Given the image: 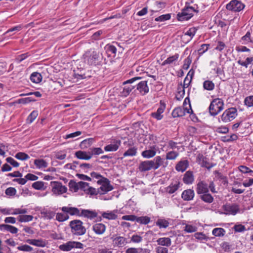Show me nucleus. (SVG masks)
I'll return each mask as SVG.
<instances>
[{"label": "nucleus", "instance_id": "1", "mask_svg": "<svg viewBox=\"0 0 253 253\" xmlns=\"http://www.w3.org/2000/svg\"><path fill=\"white\" fill-rule=\"evenodd\" d=\"M164 160L160 156L156 157L153 160L141 162L139 165L138 169L141 172L149 171L152 169L156 170L163 165Z\"/></svg>", "mask_w": 253, "mask_h": 253}, {"label": "nucleus", "instance_id": "2", "mask_svg": "<svg viewBox=\"0 0 253 253\" xmlns=\"http://www.w3.org/2000/svg\"><path fill=\"white\" fill-rule=\"evenodd\" d=\"M83 222L80 220L76 219L71 221L69 226L71 228L72 233L77 236L84 234L86 232V229L83 225Z\"/></svg>", "mask_w": 253, "mask_h": 253}, {"label": "nucleus", "instance_id": "3", "mask_svg": "<svg viewBox=\"0 0 253 253\" xmlns=\"http://www.w3.org/2000/svg\"><path fill=\"white\" fill-rule=\"evenodd\" d=\"M224 103L219 98L213 99L209 106V112L211 115L215 116L223 109Z\"/></svg>", "mask_w": 253, "mask_h": 253}, {"label": "nucleus", "instance_id": "4", "mask_svg": "<svg viewBox=\"0 0 253 253\" xmlns=\"http://www.w3.org/2000/svg\"><path fill=\"white\" fill-rule=\"evenodd\" d=\"M84 61L89 65H95L99 58V53L97 51L90 50L83 55Z\"/></svg>", "mask_w": 253, "mask_h": 253}, {"label": "nucleus", "instance_id": "5", "mask_svg": "<svg viewBox=\"0 0 253 253\" xmlns=\"http://www.w3.org/2000/svg\"><path fill=\"white\" fill-rule=\"evenodd\" d=\"M198 11L192 6H185L181 12L177 14V20L180 21L188 20L193 16L194 12Z\"/></svg>", "mask_w": 253, "mask_h": 253}, {"label": "nucleus", "instance_id": "6", "mask_svg": "<svg viewBox=\"0 0 253 253\" xmlns=\"http://www.w3.org/2000/svg\"><path fill=\"white\" fill-rule=\"evenodd\" d=\"M97 183L101 185L98 189V192L100 194H104L113 189V187L110 184V181L106 177H102L97 181Z\"/></svg>", "mask_w": 253, "mask_h": 253}, {"label": "nucleus", "instance_id": "7", "mask_svg": "<svg viewBox=\"0 0 253 253\" xmlns=\"http://www.w3.org/2000/svg\"><path fill=\"white\" fill-rule=\"evenodd\" d=\"M141 79V77H134L129 80H128L125 82L123 84L125 86H124L123 91H122V94L123 96H126L134 88L135 85L133 84L134 82L137 80Z\"/></svg>", "mask_w": 253, "mask_h": 253}, {"label": "nucleus", "instance_id": "8", "mask_svg": "<svg viewBox=\"0 0 253 253\" xmlns=\"http://www.w3.org/2000/svg\"><path fill=\"white\" fill-rule=\"evenodd\" d=\"M84 245L81 242L76 241H68L66 243L60 245L59 246L60 250L63 252H69L74 248H84Z\"/></svg>", "mask_w": 253, "mask_h": 253}, {"label": "nucleus", "instance_id": "9", "mask_svg": "<svg viewBox=\"0 0 253 253\" xmlns=\"http://www.w3.org/2000/svg\"><path fill=\"white\" fill-rule=\"evenodd\" d=\"M237 110L236 108L232 107L226 110L221 116V120L224 122H228L236 118Z\"/></svg>", "mask_w": 253, "mask_h": 253}, {"label": "nucleus", "instance_id": "10", "mask_svg": "<svg viewBox=\"0 0 253 253\" xmlns=\"http://www.w3.org/2000/svg\"><path fill=\"white\" fill-rule=\"evenodd\" d=\"M52 186V192L55 195H61L66 193L67 188L63 186L62 183L58 181L51 182Z\"/></svg>", "mask_w": 253, "mask_h": 253}, {"label": "nucleus", "instance_id": "11", "mask_svg": "<svg viewBox=\"0 0 253 253\" xmlns=\"http://www.w3.org/2000/svg\"><path fill=\"white\" fill-rule=\"evenodd\" d=\"M222 209L225 214L235 215L239 211V206L236 204H226L222 206Z\"/></svg>", "mask_w": 253, "mask_h": 253}, {"label": "nucleus", "instance_id": "12", "mask_svg": "<svg viewBox=\"0 0 253 253\" xmlns=\"http://www.w3.org/2000/svg\"><path fill=\"white\" fill-rule=\"evenodd\" d=\"M245 7V5L238 0H232L226 5L228 10L234 11H240Z\"/></svg>", "mask_w": 253, "mask_h": 253}, {"label": "nucleus", "instance_id": "13", "mask_svg": "<svg viewBox=\"0 0 253 253\" xmlns=\"http://www.w3.org/2000/svg\"><path fill=\"white\" fill-rule=\"evenodd\" d=\"M190 113L189 109L187 107L182 108L181 107L175 108L172 112V116L173 118L182 117L185 115V113Z\"/></svg>", "mask_w": 253, "mask_h": 253}, {"label": "nucleus", "instance_id": "14", "mask_svg": "<svg viewBox=\"0 0 253 253\" xmlns=\"http://www.w3.org/2000/svg\"><path fill=\"white\" fill-rule=\"evenodd\" d=\"M196 192L200 195L209 192L208 184L204 181H199L197 184Z\"/></svg>", "mask_w": 253, "mask_h": 253}, {"label": "nucleus", "instance_id": "15", "mask_svg": "<svg viewBox=\"0 0 253 253\" xmlns=\"http://www.w3.org/2000/svg\"><path fill=\"white\" fill-rule=\"evenodd\" d=\"M137 89L139 91L140 93L144 95L149 92V87L147 85V82L144 81L140 82L136 84Z\"/></svg>", "mask_w": 253, "mask_h": 253}, {"label": "nucleus", "instance_id": "16", "mask_svg": "<svg viewBox=\"0 0 253 253\" xmlns=\"http://www.w3.org/2000/svg\"><path fill=\"white\" fill-rule=\"evenodd\" d=\"M62 211L68 213L71 215H77L80 216L81 211L79 209L75 207H63L61 208Z\"/></svg>", "mask_w": 253, "mask_h": 253}, {"label": "nucleus", "instance_id": "17", "mask_svg": "<svg viewBox=\"0 0 253 253\" xmlns=\"http://www.w3.org/2000/svg\"><path fill=\"white\" fill-rule=\"evenodd\" d=\"M92 230L96 234L102 235L106 231V226L101 223H96L93 225Z\"/></svg>", "mask_w": 253, "mask_h": 253}, {"label": "nucleus", "instance_id": "18", "mask_svg": "<svg viewBox=\"0 0 253 253\" xmlns=\"http://www.w3.org/2000/svg\"><path fill=\"white\" fill-rule=\"evenodd\" d=\"M180 184V182L178 180L172 181L170 185L166 188V192L170 194L174 193L179 188Z\"/></svg>", "mask_w": 253, "mask_h": 253}, {"label": "nucleus", "instance_id": "19", "mask_svg": "<svg viewBox=\"0 0 253 253\" xmlns=\"http://www.w3.org/2000/svg\"><path fill=\"white\" fill-rule=\"evenodd\" d=\"M194 196V190L190 189L183 191L181 194V197L183 200L187 201L193 200Z\"/></svg>", "mask_w": 253, "mask_h": 253}, {"label": "nucleus", "instance_id": "20", "mask_svg": "<svg viewBox=\"0 0 253 253\" xmlns=\"http://www.w3.org/2000/svg\"><path fill=\"white\" fill-rule=\"evenodd\" d=\"M121 144V141L120 140H115L110 144L106 145L104 147V150L106 151H116L119 148Z\"/></svg>", "mask_w": 253, "mask_h": 253}, {"label": "nucleus", "instance_id": "21", "mask_svg": "<svg viewBox=\"0 0 253 253\" xmlns=\"http://www.w3.org/2000/svg\"><path fill=\"white\" fill-rule=\"evenodd\" d=\"M97 215V213L95 211L88 210H82L81 211L80 216H84L91 219L96 217Z\"/></svg>", "mask_w": 253, "mask_h": 253}, {"label": "nucleus", "instance_id": "22", "mask_svg": "<svg viewBox=\"0 0 253 253\" xmlns=\"http://www.w3.org/2000/svg\"><path fill=\"white\" fill-rule=\"evenodd\" d=\"M29 244L40 247H44L46 245V242L45 240L42 239H28L26 241Z\"/></svg>", "mask_w": 253, "mask_h": 253}, {"label": "nucleus", "instance_id": "23", "mask_svg": "<svg viewBox=\"0 0 253 253\" xmlns=\"http://www.w3.org/2000/svg\"><path fill=\"white\" fill-rule=\"evenodd\" d=\"M89 151H78L75 153L76 157L81 160H88L91 159V156L89 155Z\"/></svg>", "mask_w": 253, "mask_h": 253}, {"label": "nucleus", "instance_id": "24", "mask_svg": "<svg viewBox=\"0 0 253 253\" xmlns=\"http://www.w3.org/2000/svg\"><path fill=\"white\" fill-rule=\"evenodd\" d=\"M156 154V149L155 146H153L150 149L146 150L141 153L142 156L145 158H151L155 156Z\"/></svg>", "mask_w": 253, "mask_h": 253}, {"label": "nucleus", "instance_id": "25", "mask_svg": "<svg viewBox=\"0 0 253 253\" xmlns=\"http://www.w3.org/2000/svg\"><path fill=\"white\" fill-rule=\"evenodd\" d=\"M188 162L187 160L181 161L179 162L175 166V169L177 171L183 172L188 167Z\"/></svg>", "mask_w": 253, "mask_h": 253}, {"label": "nucleus", "instance_id": "26", "mask_svg": "<svg viewBox=\"0 0 253 253\" xmlns=\"http://www.w3.org/2000/svg\"><path fill=\"white\" fill-rule=\"evenodd\" d=\"M165 109V106H160L156 112L151 113V116L157 120H161L163 117V115L162 114L164 112Z\"/></svg>", "mask_w": 253, "mask_h": 253}, {"label": "nucleus", "instance_id": "27", "mask_svg": "<svg viewBox=\"0 0 253 253\" xmlns=\"http://www.w3.org/2000/svg\"><path fill=\"white\" fill-rule=\"evenodd\" d=\"M158 244L160 246L169 247L171 244V241L169 238L162 237L157 240Z\"/></svg>", "mask_w": 253, "mask_h": 253}, {"label": "nucleus", "instance_id": "28", "mask_svg": "<svg viewBox=\"0 0 253 253\" xmlns=\"http://www.w3.org/2000/svg\"><path fill=\"white\" fill-rule=\"evenodd\" d=\"M183 180L184 183L185 184H191L194 181V177L192 172L190 171H186L184 174Z\"/></svg>", "mask_w": 253, "mask_h": 253}, {"label": "nucleus", "instance_id": "29", "mask_svg": "<svg viewBox=\"0 0 253 253\" xmlns=\"http://www.w3.org/2000/svg\"><path fill=\"white\" fill-rule=\"evenodd\" d=\"M179 58V54L175 53L174 55L168 57L162 64V66H165L167 64H173L175 61H177Z\"/></svg>", "mask_w": 253, "mask_h": 253}, {"label": "nucleus", "instance_id": "30", "mask_svg": "<svg viewBox=\"0 0 253 253\" xmlns=\"http://www.w3.org/2000/svg\"><path fill=\"white\" fill-rule=\"evenodd\" d=\"M200 198L203 201L207 203L211 204L213 201V197L209 192L200 195Z\"/></svg>", "mask_w": 253, "mask_h": 253}, {"label": "nucleus", "instance_id": "31", "mask_svg": "<svg viewBox=\"0 0 253 253\" xmlns=\"http://www.w3.org/2000/svg\"><path fill=\"white\" fill-rule=\"evenodd\" d=\"M94 141L93 138H89L82 141L80 145L82 149H85L91 146Z\"/></svg>", "mask_w": 253, "mask_h": 253}, {"label": "nucleus", "instance_id": "32", "mask_svg": "<svg viewBox=\"0 0 253 253\" xmlns=\"http://www.w3.org/2000/svg\"><path fill=\"white\" fill-rule=\"evenodd\" d=\"M185 94L184 88L182 87V83L178 84L177 87V93L176 95L175 98L177 100H180Z\"/></svg>", "mask_w": 253, "mask_h": 253}, {"label": "nucleus", "instance_id": "33", "mask_svg": "<svg viewBox=\"0 0 253 253\" xmlns=\"http://www.w3.org/2000/svg\"><path fill=\"white\" fill-rule=\"evenodd\" d=\"M30 79L32 82L37 84L41 82L42 76L39 73L34 72L31 74Z\"/></svg>", "mask_w": 253, "mask_h": 253}, {"label": "nucleus", "instance_id": "34", "mask_svg": "<svg viewBox=\"0 0 253 253\" xmlns=\"http://www.w3.org/2000/svg\"><path fill=\"white\" fill-rule=\"evenodd\" d=\"M156 225L160 228H166L169 225V222L165 219H158L156 222Z\"/></svg>", "mask_w": 253, "mask_h": 253}, {"label": "nucleus", "instance_id": "35", "mask_svg": "<svg viewBox=\"0 0 253 253\" xmlns=\"http://www.w3.org/2000/svg\"><path fill=\"white\" fill-rule=\"evenodd\" d=\"M89 155L91 156V158L93 155H98L99 154L103 153V151L100 147H92L89 149Z\"/></svg>", "mask_w": 253, "mask_h": 253}, {"label": "nucleus", "instance_id": "36", "mask_svg": "<svg viewBox=\"0 0 253 253\" xmlns=\"http://www.w3.org/2000/svg\"><path fill=\"white\" fill-rule=\"evenodd\" d=\"M225 232V230L222 228H215L213 229L212 234L216 237H222Z\"/></svg>", "mask_w": 253, "mask_h": 253}, {"label": "nucleus", "instance_id": "37", "mask_svg": "<svg viewBox=\"0 0 253 253\" xmlns=\"http://www.w3.org/2000/svg\"><path fill=\"white\" fill-rule=\"evenodd\" d=\"M34 164L36 166L37 168L40 169L42 168H46L47 167V163L43 159H36L34 161Z\"/></svg>", "mask_w": 253, "mask_h": 253}, {"label": "nucleus", "instance_id": "38", "mask_svg": "<svg viewBox=\"0 0 253 253\" xmlns=\"http://www.w3.org/2000/svg\"><path fill=\"white\" fill-rule=\"evenodd\" d=\"M32 187L36 190H44L46 187L44 186V183L42 181H38L32 184Z\"/></svg>", "mask_w": 253, "mask_h": 253}, {"label": "nucleus", "instance_id": "39", "mask_svg": "<svg viewBox=\"0 0 253 253\" xmlns=\"http://www.w3.org/2000/svg\"><path fill=\"white\" fill-rule=\"evenodd\" d=\"M102 216L108 219H116L117 218V215H116L114 211L110 212H103L101 214Z\"/></svg>", "mask_w": 253, "mask_h": 253}, {"label": "nucleus", "instance_id": "40", "mask_svg": "<svg viewBox=\"0 0 253 253\" xmlns=\"http://www.w3.org/2000/svg\"><path fill=\"white\" fill-rule=\"evenodd\" d=\"M113 241L115 242V245L119 247H121L124 245L126 243V239L123 237L119 236L115 238Z\"/></svg>", "mask_w": 253, "mask_h": 253}, {"label": "nucleus", "instance_id": "41", "mask_svg": "<svg viewBox=\"0 0 253 253\" xmlns=\"http://www.w3.org/2000/svg\"><path fill=\"white\" fill-rule=\"evenodd\" d=\"M203 87L205 89L211 91L214 89V84L212 81L207 80L204 82Z\"/></svg>", "mask_w": 253, "mask_h": 253}, {"label": "nucleus", "instance_id": "42", "mask_svg": "<svg viewBox=\"0 0 253 253\" xmlns=\"http://www.w3.org/2000/svg\"><path fill=\"white\" fill-rule=\"evenodd\" d=\"M136 222L142 224H147L150 222V218L147 216L136 217Z\"/></svg>", "mask_w": 253, "mask_h": 253}, {"label": "nucleus", "instance_id": "43", "mask_svg": "<svg viewBox=\"0 0 253 253\" xmlns=\"http://www.w3.org/2000/svg\"><path fill=\"white\" fill-rule=\"evenodd\" d=\"M79 182L77 183L74 180H71L69 182L68 185L71 191L76 192L79 189Z\"/></svg>", "mask_w": 253, "mask_h": 253}, {"label": "nucleus", "instance_id": "44", "mask_svg": "<svg viewBox=\"0 0 253 253\" xmlns=\"http://www.w3.org/2000/svg\"><path fill=\"white\" fill-rule=\"evenodd\" d=\"M137 153V148L133 147L129 148L126 151L124 154V157L127 156H134L136 155Z\"/></svg>", "mask_w": 253, "mask_h": 253}, {"label": "nucleus", "instance_id": "45", "mask_svg": "<svg viewBox=\"0 0 253 253\" xmlns=\"http://www.w3.org/2000/svg\"><path fill=\"white\" fill-rule=\"evenodd\" d=\"M201 157L202 158V161L201 165L202 167H205L207 169H210L215 165V164L208 162L206 158L204 157L203 156H202Z\"/></svg>", "mask_w": 253, "mask_h": 253}, {"label": "nucleus", "instance_id": "46", "mask_svg": "<svg viewBox=\"0 0 253 253\" xmlns=\"http://www.w3.org/2000/svg\"><path fill=\"white\" fill-rule=\"evenodd\" d=\"M33 216L31 215H20L18 217V220L21 222H28L33 220Z\"/></svg>", "mask_w": 253, "mask_h": 253}, {"label": "nucleus", "instance_id": "47", "mask_svg": "<svg viewBox=\"0 0 253 253\" xmlns=\"http://www.w3.org/2000/svg\"><path fill=\"white\" fill-rule=\"evenodd\" d=\"M67 214L64 213H57L56 216V219L59 222H63L69 218Z\"/></svg>", "mask_w": 253, "mask_h": 253}, {"label": "nucleus", "instance_id": "48", "mask_svg": "<svg viewBox=\"0 0 253 253\" xmlns=\"http://www.w3.org/2000/svg\"><path fill=\"white\" fill-rule=\"evenodd\" d=\"M38 115V112L37 111H32L31 113V114L28 116L27 119V122L29 124L32 123L37 117Z\"/></svg>", "mask_w": 253, "mask_h": 253}, {"label": "nucleus", "instance_id": "49", "mask_svg": "<svg viewBox=\"0 0 253 253\" xmlns=\"http://www.w3.org/2000/svg\"><path fill=\"white\" fill-rule=\"evenodd\" d=\"M15 157L20 160L24 161L29 159L30 157L27 154L24 152H18L17 153Z\"/></svg>", "mask_w": 253, "mask_h": 253}, {"label": "nucleus", "instance_id": "50", "mask_svg": "<svg viewBox=\"0 0 253 253\" xmlns=\"http://www.w3.org/2000/svg\"><path fill=\"white\" fill-rule=\"evenodd\" d=\"M171 18L170 14H166L162 15L155 19L156 21L164 22L170 19Z\"/></svg>", "mask_w": 253, "mask_h": 253}, {"label": "nucleus", "instance_id": "51", "mask_svg": "<svg viewBox=\"0 0 253 253\" xmlns=\"http://www.w3.org/2000/svg\"><path fill=\"white\" fill-rule=\"evenodd\" d=\"M178 153L175 151H171L169 152L166 155L167 160H174L178 156Z\"/></svg>", "mask_w": 253, "mask_h": 253}, {"label": "nucleus", "instance_id": "52", "mask_svg": "<svg viewBox=\"0 0 253 253\" xmlns=\"http://www.w3.org/2000/svg\"><path fill=\"white\" fill-rule=\"evenodd\" d=\"M244 103L248 107H253V95L246 97L244 100Z\"/></svg>", "mask_w": 253, "mask_h": 253}, {"label": "nucleus", "instance_id": "53", "mask_svg": "<svg viewBox=\"0 0 253 253\" xmlns=\"http://www.w3.org/2000/svg\"><path fill=\"white\" fill-rule=\"evenodd\" d=\"M105 48L106 49V51L108 53H112L114 55L116 54V52H117V48L114 45L107 44L106 45Z\"/></svg>", "mask_w": 253, "mask_h": 253}, {"label": "nucleus", "instance_id": "54", "mask_svg": "<svg viewBox=\"0 0 253 253\" xmlns=\"http://www.w3.org/2000/svg\"><path fill=\"white\" fill-rule=\"evenodd\" d=\"M35 101H36L35 99L33 98L32 97H26V98H20V99H18V102L19 103L25 104L30 103L31 102H34Z\"/></svg>", "mask_w": 253, "mask_h": 253}, {"label": "nucleus", "instance_id": "55", "mask_svg": "<svg viewBox=\"0 0 253 253\" xmlns=\"http://www.w3.org/2000/svg\"><path fill=\"white\" fill-rule=\"evenodd\" d=\"M197 227L189 224H186L184 228V230L187 233H193L197 231Z\"/></svg>", "mask_w": 253, "mask_h": 253}, {"label": "nucleus", "instance_id": "56", "mask_svg": "<svg viewBox=\"0 0 253 253\" xmlns=\"http://www.w3.org/2000/svg\"><path fill=\"white\" fill-rule=\"evenodd\" d=\"M210 46L209 44H203L201 45L200 48L198 50V54L200 56L202 55L205 52H206Z\"/></svg>", "mask_w": 253, "mask_h": 253}, {"label": "nucleus", "instance_id": "57", "mask_svg": "<svg viewBox=\"0 0 253 253\" xmlns=\"http://www.w3.org/2000/svg\"><path fill=\"white\" fill-rule=\"evenodd\" d=\"M17 249L19 251L24 252H31L33 251V248L28 245H23L22 246H18Z\"/></svg>", "mask_w": 253, "mask_h": 253}, {"label": "nucleus", "instance_id": "58", "mask_svg": "<svg viewBox=\"0 0 253 253\" xmlns=\"http://www.w3.org/2000/svg\"><path fill=\"white\" fill-rule=\"evenodd\" d=\"M191 62L192 58L189 56L187 58L184 59V64L183 65V68L184 70H187L189 68Z\"/></svg>", "mask_w": 253, "mask_h": 253}, {"label": "nucleus", "instance_id": "59", "mask_svg": "<svg viewBox=\"0 0 253 253\" xmlns=\"http://www.w3.org/2000/svg\"><path fill=\"white\" fill-rule=\"evenodd\" d=\"M5 193L7 196H14L16 193V190L13 187H9L5 190Z\"/></svg>", "mask_w": 253, "mask_h": 253}, {"label": "nucleus", "instance_id": "60", "mask_svg": "<svg viewBox=\"0 0 253 253\" xmlns=\"http://www.w3.org/2000/svg\"><path fill=\"white\" fill-rule=\"evenodd\" d=\"M6 161L7 163L11 165L13 167H18L19 166V163L16 161L12 157H8L6 159Z\"/></svg>", "mask_w": 253, "mask_h": 253}, {"label": "nucleus", "instance_id": "61", "mask_svg": "<svg viewBox=\"0 0 253 253\" xmlns=\"http://www.w3.org/2000/svg\"><path fill=\"white\" fill-rule=\"evenodd\" d=\"M79 189L84 190L85 192H87L88 187H89V184L87 182L80 181L79 182Z\"/></svg>", "mask_w": 253, "mask_h": 253}, {"label": "nucleus", "instance_id": "62", "mask_svg": "<svg viewBox=\"0 0 253 253\" xmlns=\"http://www.w3.org/2000/svg\"><path fill=\"white\" fill-rule=\"evenodd\" d=\"M239 170L244 173H253V170L250 169L249 168H248L246 166H240L239 167Z\"/></svg>", "mask_w": 253, "mask_h": 253}, {"label": "nucleus", "instance_id": "63", "mask_svg": "<svg viewBox=\"0 0 253 253\" xmlns=\"http://www.w3.org/2000/svg\"><path fill=\"white\" fill-rule=\"evenodd\" d=\"M196 31H197V29L193 27V28H190L185 33V35H187V36H189L190 37L192 38H193L195 34H196Z\"/></svg>", "mask_w": 253, "mask_h": 253}, {"label": "nucleus", "instance_id": "64", "mask_svg": "<svg viewBox=\"0 0 253 253\" xmlns=\"http://www.w3.org/2000/svg\"><path fill=\"white\" fill-rule=\"evenodd\" d=\"M157 253H168V249L167 248L158 247L156 248Z\"/></svg>", "mask_w": 253, "mask_h": 253}]
</instances>
